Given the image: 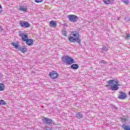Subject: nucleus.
<instances>
[{
	"instance_id": "obj_23",
	"label": "nucleus",
	"mask_w": 130,
	"mask_h": 130,
	"mask_svg": "<svg viewBox=\"0 0 130 130\" xmlns=\"http://www.w3.org/2000/svg\"><path fill=\"white\" fill-rule=\"evenodd\" d=\"M126 37L127 39H129L130 35L128 34H126Z\"/></svg>"
},
{
	"instance_id": "obj_26",
	"label": "nucleus",
	"mask_w": 130,
	"mask_h": 130,
	"mask_svg": "<svg viewBox=\"0 0 130 130\" xmlns=\"http://www.w3.org/2000/svg\"><path fill=\"white\" fill-rule=\"evenodd\" d=\"M1 13H3V10H0V14H1Z\"/></svg>"
},
{
	"instance_id": "obj_1",
	"label": "nucleus",
	"mask_w": 130,
	"mask_h": 130,
	"mask_svg": "<svg viewBox=\"0 0 130 130\" xmlns=\"http://www.w3.org/2000/svg\"><path fill=\"white\" fill-rule=\"evenodd\" d=\"M69 42L75 43L77 42L79 44H81V40L80 39V32L74 30L71 32L69 38Z\"/></svg>"
},
{
	"instance_id": "obj_4",
	"label": "nucleus",
	"mask_w": 130,
	"mask_h": 130,
	"mask_svg": "<svg viewBox=\"0 0 130 130\" xmlns=\"http://www.w3.org/2000/svg\"><path fill=\"white\" fill-rule=\"evenodd\" d=\"M49 76L51 79L55 80V79H57V78H58V76H59V75L58 73H57V72H56V71H52L49 73Z\"/></svg>"
},
{
	"instance_id": "obj_6",
	"label": "nucleus",
	"mask_w": 130,
	"mask_h": 130,
	"mask_svg": "<svg viewBox=\"0 0 130 130\" xmlns=\"http://www.w3.org/2000/svg\"><path fill=\"white\" fill-rule=\"evenodd\" d=\"M68 18L71 22H77L78 21V16L74 15H70Z\"/></svg>"
},
{
	"instance_id": "obj_11",
	"label": "nucleus",
	"mask_w": 130,
	"mask_h": 130,
	"mask_svg": "<svg viewBox=\"0 0 130 130\" xmlns=\"http://www.w3.org/2000/svg\"><path fill=\"white\" fill-rule=\"evenodd\" d=\"M49 25L50 26V27H52L53 28H55V27H56L57 22H56V21H54L53 20H51L49 22Z\"/></svg>"
},
{
	"instance_id": "obj_8",
	"label": "nucleus",
	"mask_w": 130,
	"mask_h": 130,
	"mask_svg": "<svg viewBox=\"0 0 130 130\" xmlns=\"http://www.w3.org/2000/svg\"><path fill=\"white\" fill-rule=\"evenodd\" d=\"M42 120L43 123H47L48 124H50V123H52V120L45 117H44L43 118Z\"/></svg>"
},
{
	"instance_id": "obj_16",
	"label": "nucleus",
	"mask_w": 130,
	"mask_h": 130,
	"mask_svg": "<svg viewBox=\"0 0 130 130\" xmlns=\"http://www.w3.org/2000/svg\"><path fill=\"white\" fill-rule=\"evenodd\" d=\"M19 10L21 11V12H25V13H26L27 7L24 8V7L20 6L19 8Z\"/></svg>"
},
{
	"instance_id": "obj_22",
	"label": "nucleus",
	"mask_w": 130,
	"mask_h": 130,
	"mask_svg": "<svg viewBox=\"0 0 130 130\" xmlns=\"http://www.w3.org/2000/svg\"><path fill=\"white\" fill-rule=\"evenodd\" d=\"M35 2L37 3H42V2H43V0H35Z\"/></svg>"
},
{
	"instance_id": "obj_18",
	"label": "nucleus",
	"mask_w": 130,
	"mask_h": 130,
	"mask_svg": "<svg viewBox=\"0 0 130 130\" xmlns=\"http://www.w3.org/2000/svg\"><path fill=\"white\" fill-rule=\"evenodd\" d=\"M6 104H7V102H6V101L3 100H1L0 101V105H6Z\"/></svg>"
},
{
	"instance_id": "obj_27",
	"label": "nucleus",
	"mask_w": 130,
	"mask_h": 130,
	"mask_svg": "<svg viewBox=\"0 0 130 130\" xmlns=\"http://www.w3.org/2000/svg\"><path fill=\"white\" fill-rule=\"evenodd\" d=\"M0 9H3V7H2V6L0 5Z\"/></svg>"
},
{
	"instance_id": "obj_28",
	"label": "nucleus",
	"mask_w": 130,
	"mask_h": 130,
	"mask_svg": "<svg viewBox=\"0 0 130 130\" xmlns=\"http://www.w3.org/2000/svg\"><path fill=\"white\" fill-rule=\"evenodd\" d=\"M129 96H130V91H129Z\"/></svg>"
},
{
	"instance_id": "obj_14",
	"label": "nucleus",
	"mask_w": 130,
	"mask_h": 130,
	"mask_svg": "<svg viewBox=\"0 0 130 130\" xmlns=\"http://www.w3.org/2000/svg\"><path fill=\"white\" fill-rule=\"evenodd\" d=\"M71 68L73 70H78L79 69V65L78 64H73L71 65Z\"/></svg>"
},
{
	"instance_id": "obj_3",
	"label": "nucleus",
	"mask_w": 130,
	"mask_h": 130,
	"mask_svg": "<svg viewBox=\"0 0 130 130\" xmlns=\"http://www.w3.org/2000/svg\"><path fill=\"white\" fill-rule=\"evenodd\" d=\"M62 61H65L68 64L75 63V60L69 56H65L62 58Z\"/></svg>"
},
{
	"instance_id": "obj_21",
	"label": "nucleus",
	"mask_w": 130,
	"mask_h": 130,
	"mask_svg": "<svg viewBox=\"0 0 130 130\" xmlns=\"http://www.w3.org/2000/svg\"><path fill=\"white\" fill-rule=\"evenodd\" d=\"M62 35H63V36H65L66 37H67V36H68V32H67V31H66V30H62Z\"/></svg>"
},
{
	"instance_id": "obj_10",
	"label": "nucleus",
	"mask_w": 130,
	"mask_h": 130,
	"mask_svg": "<svg viewBox=\"0 0 130 130\" xmlns=\"http://www.w3.org/2000/svg\"><path fill=\"white\" fill-rule=\"evenodd\" d=\"M25 43L27 44V45H28L29 46H31L34 44V41L32 39H28L26 41Z\"/></svg>"
},
{
	"instance_id": "obj_19",
	"label": "nucleus",
	"mask_w": 130,
	"mask_h": 130,
	"mask_svg": "<svg viewBox=\"0 0 130 130\" xmlns=\"http://www.w3.org/2000/svg\"><path fill=\"white\" fill-rule=\"evenodd\" d=\"M111 0H103V2L106 5H109L111 3Z\"/></svg>"
},
{
	"instance_id": "obj_25",
	"label": "nucleus",
	"mask_w": 130,
	"mask_h": 130,
	"mask_svg": "<svg viewBox=\"0 0 130 130\" xmlns=\"http://www.w3.org/2000/svg\"><path fill=\"white\" fill-rule=\"evenodd\" d=\"M45 130H50V127L46 126V127H45Z\"/></svg>"
},
{
	"instance_id": "obj_24",
	"label": "nucleus",
	"mask_w": 130,
	"mask_h": 130,
	"mask_svg": "<svg viewBox=\"0 0 130 130\" xmlns=\"http://www.w3.org/2000/svg\"><path fill=\"white\" fill-rule=\"evenodd\" d=\"M123 3L126 4V5H127L128 4V0H124Z\"/></svg>"
},
{
	"instance_id": "obj_9",
	"label": "nucleus",
	"mask_w": 130,
	"mask_h": 130,
	"mask_svg": "<svg viewBox=\"0 0 130 130\" xmlns=\"http://www.w3.org/2000/svg\"><path fill=\"white\" fill-rule=\"evenodd\" d=\"M120 94L119 95V96L118 97V99H120L121 100H123L126 98V93L124 92H120Z\"/></svg>"
},
{
	"instance_id": "obj_17",
	"label": "nucleus",
	"mask_w": 130,
	"mask_h": 130,
	"mask_svg": "<svg viewBox=\"0 0 130 130\" xmlns=\"http://www.w3.org/2000/svg\"><path fill=\"white\" fill-rule=\"evenodd\" d=\"M5 90V85L3 83H0V91Z\"/></svg>"
},
{
	"instance_id": "obj_20",
	"label": "nucleus",
	"mask_w": 130,
	"mask_h": 130,
	"mask_svg": "<svg viewBox=\"0 0 130 130\" xmlns=\"http://www.w3.org/2000/svg\"><path fill=\"white\" fill-rule=\"evenodd\" d=\"M76 115L78 118H82L83 117V115L81 114L80 113H78Z\"/></svg>"
},
{
	"instance_id": "obj_13",
	"label": "nucleus",
	"mask_w": 130,
	"mask_h": 130,
	"mask_svg": "<svg viewBox=\"0 0 130 130\" xmlns=\"http://www.w3.org/2000/svg\"><path fill=\"white\" fill-rule=\"evenodd\" d=\"M11 45H12V46H14V47H15V48H16V49H18V50H19L20 47V45H19V44H16L15 43H12Z\"/></svg>"
},
{
	"instance_id": "obj_2",
	"label": "nucleus",
	"mask_w": 130,
	"mask_h": 130,
	"mask_svg": "<svg viewBox=\"0 0 130 130\" xmlns=\"http://www.w3.org/2000/svg\"><path fill=\"white\" fill-rule=\"evenodd\" d=\"M109 86H110L111 90L112 91H117V89L119 88L118 86H119L117 79H113L108 81L106 87H109Z\"/></svg>"
},
{
	"instance_id": "obj_7",
	"label": "nucleus",
	"mask_w": 130,
	"mask_h": 130,
	"mask_svg": "<svg viewBox=\"0 0 130 130\" xmlns=\"http://www.w3.org/2000/svg\"><path fill=\"white\" fill-rule=\"evenodd\" d=\"M20 25L21 27H23V28H29V27L31 26V25L29 24V22L26 21H22L20 22Z\"/></svg>"
},
{
	"instance_id": "obj_5",
	"label": "nucleus",
	"mask_w": 130,
	"mask_h": 130,
	"mask_svg": "<svg viewBox=\"0 0 130 130\" xmlns=\"http://www.w3.org/2000/svg\"><path fill=\"white\" fill-rule=\"evenodd\" d=\"M19 36L21 38V40L25 42L28 39V35L26 33L22 32L19 34Z\"/></svg>"
},
{
	"instance_id": "obj_15",
	"label": "nucleus",
	"mask_w": 130,
	"mask_h": 130,
	"mask_svg": "<svg viewBox=\"0 0 130 130\" xmlns=\"http://www.w3.org/2000/svg\"><path fill=\"white\" fill-rule=\"evenodd\" d=\"M122 127L123 128L124 130H130V126L129 125H126L124 124L122 126Z\"/></svg>"
},
{
	"instance_id": "obj_12",
	"label": "nucleus",
	"mask_w": 130,
	"mask_h": 130,
	"mask_svg": "<svg viewBox=\"0 0 130 130\" xmlns=\"http://www.w3.org/2000/svg\"><path fill=\"white\" fill-rule=\"evenodd\" d=\"M18 50L22 52V53H24V52H27V48H26V47L25 46L24 47L20 46Z\"/></svg>"
}]
</instances>
